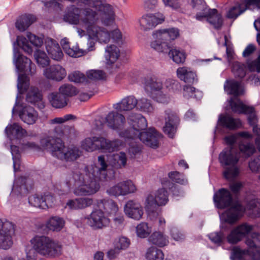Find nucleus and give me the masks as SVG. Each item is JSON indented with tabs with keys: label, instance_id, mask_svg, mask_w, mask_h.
<instances>
[{
	"label": "nucleus",
	"instance_id": "nucleus-1",
	"mask_svg": "<svg viewBox=\"0 0 260 260\" xmlns=\"http://www.w3.org/2000/svg\"><path fill=\"white\" fill-rule=\"evenodd\" d=\"M82 1L84 4L95 10L93 11L90 8H85L81 11V22L86 28L90 38L87 43L88 50L90 51L94 50V40L106 44L112 39L116 43H122V35L119 29H114L110 33L104 27L96 25L99 19L107 26L114 23L115 13L112 6L107 3H102L101 0Z\"/></svg>",
	"mask_w": 260,
	"mask_h": 260
},
{
	"label": "nucleus",
	"instance_id": "nucleus-2",
	"mask_svg": "<svg viewBox=\"0 0 260 260\" xmlns=\"http://www.w3.org/2000/svg\"><path fill=\"white\" fill-rule=\"evenodd\" d=\"M107 156L101 155L98 157V165H91L85 167L82 172L73 173L72 178L67 182L69 189L73 184L74 193L76 196L92 195L100 188V181L108 179Z\"/></svg>",
	"mask_w": 260,
	"mask_h": 260
},
{
	"label": "nucleus",
	"instance_id": "nucleus-3",
	"mask_svg": "<svg viewBox=\"0 0 260 260\" xmlns=\"http://www.w3.org/2000/svg\"><path fill=\"white\" fill-rule=\"evenodd\" d=\"M19 48L28 54L32 52V49L28 40L22 36H18L13 43V62L16 69L23 74H19L17 88L20 93L26 91L29 86V79L27 75H34L36 73V66L28 58L21 54Z\"/></svg>",
	"mask_w": 260,
	"mask_h": 260
},
{
	"label": "nucleus",
	"instance_id": "nucleus-4",
	"mask_svg": "<svg viewBox=\"0 0 260 260\" xmlns=\"http://www.w3.org/2000/svg\"><path fill=\"white\" fill-rule=\"evenodd\" d=\"M255 152L253 144L250 143H240L239 149L236 147H227L219 154L218 160L224 170L223 177L228 180H232L239 174V168L237 166L240 157V152L245 157H248Z\"/></svg>",
	"mask_w": 260,
	"mask_h": 260
},
{
	"label": "nucleus",
	"instance_id": "nucleus-5",
	"mask_svg": "<svg viewBox=\"0 0 260 260\" xmlns=\"http://www.w3.org/2000/svg\"><path fill=\"white\" fill-rule=\"evenodd\" d=\"M133 125L129 129L120 132V136L128 139H139L146 145L156 148L158 146V140L161 137L160 134L154 128H149L148 131L141 132L147 126L146 119L139 114H132L128 117Z\"/></svg>",
	"mask_w": 260,
	"mask_h": 260
},
{
	"label": "nucleus",
	"instance_id": "nucleus-6",
	"mask_svg": "<svg viewBox=\"0 0 260 260\" xmlns=\"http://www.w3.org/2000/svg\"><path fill=\"white\" fill-rule=\"evenodd\" d=\"M59 133L57 136H50L41 140V144L43 147L48 149L52 155L61 160L73 161L80 156V151L76 147H66L63 141L60 139L63 135V132L60 126L54 129L55 133Z\"/></svg>",
	"mask_w": 260,
	"mask_h": 260
},
{
	"label": "nucleus",
	"instance_id": "nucleus-7",
	"mask_svg": "<svg viewBox=\"0 0 260 260\" xmlns=\"http://www.w3.org/2000/svg\"><path fill=\"white\" fill-rule=\"evenodd\" d=\"M245 206L239 203L236 204L222 214V218L226 222L233 223L244 213L251 218L260 217V199L253 196L247 197L245 200Z\"/></svg>",
	"mask_w": 260,
	"mask_h": 260
},
{
	"label": "nucleus",
	"instance_id": "nucleus-8",
	"mask_svg": "<svg viewBox=\"0 0 260 260\" xmlns=\"http://www.w3.org/2000/svg\"><path fill=\"white\" fill-rule=\"evenodd\" d=\"M31 243L37 253L46 257L54 258L61 254V244L48 237L36 236L31 240Z\"/></svg>",
	"mask_w": 260,
	"mask_h": 260
},
{
	"label": "nucleus",
	"instance_id": "nucleus-9",
	"mask_svg": "<svg viewBox=\"0 0 260 260\" xmlns=\"http://www.w3.org/2000/svg\"><path fill=\"white\" fill-rule=\"evenodd\" d=\"M122 145L118 139L109 140L102 137H91L85 138L81 142V147L88 152L102 150L109 152L114 151Z\"/></svg>",
	"mask_w": 260,
	"mask_h": 260
},
{
	"label": "nucleus",
	"instance_id": "nucleus-10",
	"mask_svg": "<svg viewBox=\"0 0 260 260\" xmlns=\"http://www.w3.org/2000/svg\"><path fill=\"white\" fill-rule=\"evenodd\" d=\"M179 35L177 28H169L156 30L153 33L154 40L151 43L152 48L159 52L167 53L171 48L169 42Z\"/></svg>",
	"mask_w": 260,
	"mask_h": 260
},
{
	"label": "nucleus",
	"instance_id": "nucleus-11",
	"mask_svg": "<svg viewBox=\"0 0 260 260\" xmlns=\"http://www.w3.org/2000/svg\"><path fill=\"white\" fill-rule=\"evenodd\" d=\"M14 234V224L7 220L0 219V248L8 249L13 245L12 236Z\"/></svg>",
	"mask_w": 260,
	"mask_h": 260
},
{
	"label": "nucleus",
	"instance_id": "nucleus-12",
	"mask_svg": "<svg viewBox=\"0 0 260 260\" xmlns=\"http://www.w3.org/2000/svg\"><path fill=\"white\" fill-rule=\"evenodd\" d=\"M86 219L88 225L93 230H99L106 227L110 222L104 212L100 209L93 211Z\"/></svg>",
	"mask_w": 260,
	"mask_h": 260
},
{
	"label": "nucleus",
	"instance_id": "nucleus-13",
	"mask_svg": "<svg viewBox=\"0 0 260 260\" xmlns=\"http://www.w3.org/2000/svg\"><path fill=\"white\" fill-rule=\"evenodd\" d=\"M168 192L165 188L159 189L154 194H149L146 200L147 211L153 210L151 208L155 206H164L168 202Z\"/></svg>",
	"mask_w": 260,
	"mask_h": 260
},
{
	"label": "nucleus",
	"instance_id": "nucleus-14",
	"mask_svg": "<svg viewBox=\"0 0 260 260\" xmlns=\"http://www.w3.org/2000/svg\"><path fill=\"white\" fill-rule=\"evenodd\" d=\"M165 21V17L162 13L155 14H147L144 15L139 19L141 29L147 31L155 27L157 25L162 23Z\"/></svg>",
	"mask_w": 260,
	"mask_h": 260
},
{
	"label": "nucleus",
	"instance_id": "nucleus-15",
	"mask_svg": "<svg viewBox=\"0 0 260 260\" xmlns=\"http://www.w3.org/2000/svg\"><path fill=\"white\" fill-rule=\"evenodd\" d=\"M165 126L164 131L170 138H173L179 122L178 114L171 109L165 111Z\"/></svg>",
	"mask_w": 260,
	"mask_h": 260
},
{
	"label": "nucleus",
	"instance_id": "nucleus-16",
	"mask_svg": "<svg viewBox=\"0 0 260 260\" xmlns=\"http://www.w3.org/2000/svg\"><path fill=\"white\" fill-rule=\"evenodd\" d=\"M213 201L218 209H224L231 206L233 198L231 192L226 188H221L215 192Z\"/></svg>",
	"mask_w": 260,
	"mask_h": 260
},
{
	"label": "nucleus",
	"instance_id": "nucleus-17",
	"mask_svg": "<svg viewBox=\"0 0 260 260\" xmlns=\"http://www.w3.org/2000/svg\"><path fill=\"white\" fill-rule=\"evenodd\" d=\"M253 229V226L247 223H242L234 229L228 236V241L235 244L241 241Z\"/></svg>",
	"mask_w": 260,
	"mask_h": 260
},
{
	"label": "nucleus",
	"instance_id": "nucleus-18",
	"mask_svg": "<svg viewBox=\"0 0 260 260\" xmlns=\"http://www.w3.org/2000/svg\"><path fill=\"white\" fill-rule=\"evenodd\" d=\"M43 74L48 79L60 81L66 76L67 72L61 66L53 64L44 69Z\"/></svg>",
	"mask_w": 260,
	"mask_h": 260
},
{
	"label": "nucleus",
	"instance_id": "nucleus-19",
	"mask_svg": "<svg viewBox=\"0 0 260 260\" xmlns=\"http://www.w3.org/2000/svg\"><path fill=\"white\" fill-rule=\"evenodd\" d=\"M124 211L128 217L136 220H140L143 215V208L140 203L133 200H129L126 203Z\"/></svg>",
	"mask_w": 260,
	"mask_h": 260
},
{
	"label": "nucleus",
	"instance_id": "nucleus-20",
	"mask_svg": "<svg viewBox=\"0 0 260 260\" xmlns=\"http://www.w3.org/2000/svg\"><path fill=\"white\" fill-rule=\"evenodd\" d=\"M108 126L114 130H120L125 122L124 116L117 112H110L105 117Z\"/></svg>",
	"mask_w": 260,
	"mask_h": 260
},
{
	"label": "nucleus",
	"instance_id": "nucleus-21",
	"mask_svg": "<svg viewBox=\"0 0 260 260\" xmlns=\"http://www.w3.org/2000/svg\"><path fill=\"white\" fill-rule=\"evenodd\" d=\"M145 90L152 94L160 91L162 89V82L154 75H150L144 79Z\"/></svg>",
	"mask_w": 260,
	"mask_h": 260
},
{
	"label": "nucleus",
	"instance_id": "nucleus-22",
	"mask_svg": "<svg viewBox=\"0 0 260 260\" xmlns=\"http://www.w3.org/2000/svg\"><path fill=\"white\" fill-rule=\"evenodd\" d=\"M257 242H260V234L258 233H253L251 238H248L245 241L248 247L246 250H249L252 253L253 260H260V247L256 245Z\"/></svg>",
	"mask_w": 260,
	"mask_h": 260
},
{
	"label": "nucleus",
	"instance_id": "nucleus-23",
	"mask_svg": "<svg viewBox=\"0 0 260 260\" xmlns=\"http://www.w3.org/2000/svg\"><path fill=\"white\" fill-rule=\"evenodd\" d=\"M5 132L11 140H18L27 136L26 131L17 123L8 125L6 127Z\"/></svg>",
	"mask_w": 260,
	"mask_h": 260
},
{
	"label": "nucleus",
	"instance_id": "nucleus-24",
	"mask_svg": "<svg viewBox=\"0 0 260 260\" xmlns=\"http://www.w3.org/2000/svg\"><path fill=\"white\" fill-rule=\"evenodd\" d=\"M45 44L46 50L50 57L55 60H60L63 57V53L59 44L52 39L46 40Z\"/></svg>",
	"mask_w": 260,
	"mask_h": 260
},
{
	"label": "nucleus",
	"instance_id": "nucleus-25",
	"mask_svg": "<svg viewBox=\"0 0 260 260\" xmlns=\"http://www.w3.org/2000/svg\"><path fill=\"white\" fill-rule=\"evenodd\" d=\"M138 103V100L133 95H129L113 105V108L118 111H128L133 109Z\"/></svg>",
	"mask_w": 260,
	"mask_h": 260
},
{
	"label": "nucleus",
	"instance_id": "nucleus-26",
	"mask_svg": "<svg viewBox=\"0 0 260 260\" xmlns=\"http://www.w3.org/2000/svg\"><path fill=\"white\" fill-rule=\"evenodd\" d=\"M26 100L28 103L37 106L39 108L44 107L42 102V94L37 87H31L26 95Z\"/></svg>",
	"mask_w": 260,
	"mask_h": 260
},
{
	"label": "nucleus",
	"instance_id": "nucleus-27",
	"mask_svg": "<svg viewBox=\"0 0 260 260\" xmlns=\"http://www.w3.org/2000/svg\"><path fill=\"white\" fill-rule=\"evenodd\" d=\"M177 76L179 79L186 83L193 84L197 82V75L190 68L183 67L177 70Z\"/></svg>",
	"mask_w": 260,
	"mask_h": 260
},
{
	"label": "nucleus",
	"instance_id": "nucleus-28",
	"mask_svg": "<svg viewBox=\"0 0 260 260\" xmlns=\"http://www.w3.org/2000/svg\"><path fill=\"white\" fill-rule=\"evenodd\" d=\"M21 119L28 124H34L38 117L37 112L31 107H25L19 113Z\"/></svg>",
	"mask_w": 260,
	"mask_h": 260
},
{
	"label": "nucleus",
	"instance_id": "nucleus-29",
	"mask_svg": "<svg viewBox=\"0 0 260 260\" xmlns=\"http://www.w3.org/2000/svg\"><path fill=\"white\" fill-rule=\"evenodd\" d=\"M218 122L219 125L230 129H236L241 125L239 119L234 118L229 115H220Z\"/></svg>",
	"mask_w": 260,
	"mask_h": 260
},
{
	"label": "nucleus",
	"instance_id": "nucleus-30",
	"mask_svg": "<svg viewBox=\"0 0 260 260\" xmlns=\"http://www.w3.org/2000/svg\"><path fill=\"white\" fill-rule=\"evenodd\" d=\"M35 21L36 17L33 15H22L17 20L15 26L19 31H24Z\"/></svg>",
	"mask_w": 260,
	"mask_h": 260
},
{
	"label": "nucleus",
	"instance_id": "nucleus-31",
	"mask_svg": "<svg viewBox=\"0 0 260 260\" xmlns=\"http://www.w3.org/2000/svg\"><path fill=\"white\" fill-rule=\"evenodd\" d=\"M49 100L52 106L56 109L62 108L68 104L67 98L59 92L50 94Z\"/></svg>",
	"mask_w": 260,
	"mask_h": 260
},
{
	"label": "nucleus",
	"instance_id": "nucleus-32",
	"mask_svg": "<svg viewBox=\"0 0 260 260\" xmlns=\"http://www.w3.org/2000/svg\"><path fill=\"white\" fill-rule=\"evenodd\" d=\"M97 205L99 208L103 207L109 215L115 214L118 211V207L117 204L111 199H105L99 200L97 202Z\"/></svg>",
	"mask_w": 260,
	"mask_h": 260
},
{
	"label": "nucleus",
	"instance_id": "nucleus-33",
	"mask_svg": "<svg viewBox=\"0 0 260 260\" xmlns=\"http://www.w3.org/2000/svg\"><path fill=\"white\" fill-rule=\"evenodd\" d=\"M207 21L217 29H220L223 24L221 15L215 9L208 10Z\"/></svg>",
	"mask_w": 260,
	"mask_h": 260
},
{
	"label": "nucleus",
	"instance_id": "nucleus-34",
	"mask_svg": "<svg viewBox=\"0 0 260 260\" xmlns=\"http://www.w3.org/2000/svg\"><path fill=\"white\" fill-rule=\"evenodd\" d=\"M119 48L114 45L108 46L106 48L105 58L106 63L114 66L119 56Z\"/></svg>",
	"mask_w": 260,
	"mask_h": 260
},
{
	"label": "nucleus",
	"instance_id": "nucleus-35",
	"mask_svg": "<svg viewBox=\"0 0 260 260\" xmlns=\"http://www.w3.org/2000/svg\"><path fill=\"white\" fill-rule=\"evenodd\" d=\"M148 240L150 243L159 247H163L169 243L168 237L160 232H153Z\"/></svg>",
	"mask_w": 260,
	"mask_h": 260
},
{
	"label": "nucleus",
	"instance_id": "nucleus-36",
	"mask_svg": "<svg viewBox=\"0 0 260 260\" xmlns=\"http://www.w3.org/2000/svg\"><path fill=\"white\" fill-rule=\"evenodd\" d=\"M252 254L249 250L241 248L239 246H235L232 250L231 259L232 260H247L251 258L253 260Z\"/></svg>",
	"mask_w": 260,
	"mask_h": 260
},
{
	"label": "nucleus",
	"instance_id": "nucleus-37",
	"mask_svg": "<svg viewBox=\"0 0 260 260\" xmlns=\"http://www.w3.org/2000/svg\"><path fill=\"white\" fill-rule=\"evenodd\" d=\"M225 91L229 94L238 96L242 93V88L241 83L235 80H226L224 85Z\"/></svg>",
	"mask_w": 260,
	"mask_h": 260
},
{
	"label": "nucleus",
	"instance_id": "nucleus-38",
	"mask_svg": "<svg viewBox=\"0 0 260 260\" xmlns=\"http://www.w3.org/2000/svg\"><path fill=\"white\" fill-rule=\"evenodd\" d=\"M192 8L197 10H201V12L196 14L197 20L201 21L204 18H208V10H209L203 0H191Z\"/></svg>",
	"mask_w": 260,
	"mask_h": 260
},
{
	"label": "nucleus",
	"instance_id": "nucleus-39",
	"mask_svg": "<svg viewBox=\"0 0 260 260\" xmlns=\"http://www.w3.org/2000/svg\"><path fill=\"white\" fill-rule=\"evenodd\" d=\"M65 224L63 218L58 216H52L46 222V227L50 230L56 232L61 231Z\"/></svg>",
	"mask_w": 260,
	"mask_h": 260
},
{
	"label": "nucleus",
	"instance_id": "nucleus-40",
	"mask_svg": "<svg viewBox=\"0 0 260 260\" xmlns=\"http://www.w3.org/2000/svg\"><path fill=\"white\" fill-rule=\"evenodd\" d=\"M80 12L78 8L72 6L64 16V20L71 24H77L79 22Z\"/></svg>",
	"mask_w": 260,
	"mask_h": 260
},
{
	"label": "nucleus",
	"instance_id": "nucleus-41",
	"mask_svg": "<svg viewBox=\"0 0 260 260\" xmlns=\"http://www.w3.org/2000/svg\"><path fill=\"white\" fill-rule=\"evenodd\" d=\"M127 158L125 153L120 152L111 156L110 164L115 168L118 169L125 166Z\"/></svg>",
	"mask_w": 260,
	"mask_h": 260
},
{
	"label": "nucleus",
	"instance_id": "nucleus-42",
	"mask_svg": "<svg viewBox=\"0 0 260 260\" xmlns=\"http://www.w3.org/2000/svg\"><path fill=\"white\" fill-rule=\"evenodd\" d=\"M145 258L147 260H164V254L161 250L151 246L147 249Z\"/></svg>",
	"mask_w": 260,
	"mask_h": 260
},
{
	"label": "nucleus",
	"instance_id": "nucleus-43",
	"mask_svg": "<svg viewBox=\"0 0 260 260\" xmlns=\"http://www.w3.org/2000/svg\"><path fill=\"white\" fill-rule=\"evenodd\" d=\"M183 96L189 99L193 98L197 100H200L203 96V93L201 91L190 85H185L183 87Z\"/></svg>",
	"mask_w": 260,
	"mask_h": 260
},
{
	"label": "nucleus",
	"instance_id": "nucleus-44",
	"mask_svg": "<svg viewBox=\"0 0 260 260\" xmlns=\"http://www.w3.org/2000/svg\"><path fill=\"white\" fill-rule=\"evenodd\" d=\"M152 231L151 226H149L147 223L142 222L136 226V234L138 237L141 238L147 237Z\"/></svg>",
	"mask_w": 260,
	"mask_h": 260
},
{
	"label": "nucleus",
	"instance_id": "nucleus-45",
	"mask_svg": "<svg viewBox=\"0 0 260 260\" xmlns=\"http://www.w3.org/2000/svg\"><path fill=\"white\" fill-rule=\"evenodd\" d=\"M169 55L176 63H183L185 60V53L176 49H169Z\"/></svg>",
	"mask_w": 260,
	"mask_h": 260
},
{
	"label": "nucleus",
	"instance_id": "nucleus-46",
	"mask_svg": "<svg viewBox=\"0 0 260 260\" xmlns=\"http://www.w3.org/2000/svg\"><path fill=\"white\" fill-rule=\"evenodd\" d=\"M34 56L39 66L45 67L49 64V59L45 52L37 50L35 52Z\"/></svg>",
	"mask_w": 260,
	"mask_h": 260
},
{
	"label": "nucleus",
	"instance_id": "nucleus-47",
	"mask_svg": "<svg viewBox=\"0 0 260 260\" xmlns=\"http://www.w3.org/2000/svg\"><path fill=\"white\" fill-rule=\"evenodd\" d=\"M137 108L140 110L148 113L152 112L154 109L150 101L145 98L138 100Z\"/></svg>",
	"mask_w": 260,
	"mask_h": 260
},
{
	"label": "nucleus",
	"instance_id": "nucleus-48",
	"mask_svg": "<svg viewBox=\"0 0 260 260\" xmlns=\"http://www.w3.org/2000/svg\"><path fill=\"white\" fill-rule=\"evenodd\" d=\"M107 193L109 196H114L115 197L124 196L122 181L118 182L107 189Z\"/></svg>",
	"mask_w": 260,
	"mask_h": 260
},
{
	"label": "nucleus",
	"instance_id": "nucleus-49",
	"mask_svg": "<svg viewBox=\"0 0 260 260\" xmlns=\"http://www.w3.org/2000/svg\"><path fill=\"white\" fill-rule=\"evenodd\" d=\"M247 9L245 6L243 7L241 5H236L230 9L226 16L230 19H236L240 15L244 13Z\"/></svg>",
	"mask_w": 260,
	"mask_h": 260
},
{
	"label": "nucleus",
	"instance_id": "nucleus-50",
	"mask_svg": "<svg viewBox=\"0 0 260 260\" xmlns=\"http://www.w3.org/2000/svg\"><path fill=\"white\" fill-rule=\"evenodd\" d=\"M28 202L34 207L43 209H46V204L43 203V196L32 195L29 197Z\"/></svg>",
	"mask_w": 260,
	"mask_h": 260
},
{
	"label": "nucleus",
	"instance_id": "nucleus-51",
	"mask_svg": "<svg viewBox=\"0 0 260 260\" xmlns=\"http://www.w3.org/2000/svg\"><path fill=\"white\" fill-rule=\"evenodd\" d=\"M245 66L239 62H234L233 64L232 72L237 77L242 78L246 75Z\"/></svg>",
	"mask_w": 260,
	"mask_h": 260
},
{
	"label": "nucleus",
	"instance_id": "nucleus-52",
	"mask_svg": "<svg viewBox=\"0 0 260 260\" xmlns=\"http://www.w3.org/2000/svg\"><path fill=\"white\" fill-rule=\"evenodd\" d=\"M230 105L231 107L232 111L238 113L244 114L246 109H251L248 108V106L244 105L240 100L235 101L232 100L230 102Z\"/></svg>",
	"mask_w": 260,
	"mask_h": 260
},
{
	"label": "nucleus",
	"instance_id": "nucleus-53",
	"mask_svg": "<svg viewBox=\"0 0 260 260\" xmlns=\"http://www.w3.org/2000/svg\"><path fill=\"white\" fill-rule=\"evenodd\" d=\"M69 80L71 82L77 83H87L88 79L85 76L79 71H75L68 76Z\"/></svg>",
	"mask_w": 260,
	"mask_h": 260
},
{
	"label": "nucleus",
	"instance_id": "nucleus-54",
	"mask_svg": "<svg viewBox=\"0 0 260 260\" xmlns=\"http://www.w3.org/2000/svg\"><path fill=\"white\" fill-rule=\"evenodd\" d=\"M59 92L67 98L68 96H74L77 93L76 88L71 84H64L59 88Z\"/></svg>",
	"mask_w": 260,
	"mask_h": 260
},
{
	"label": "nucleus",
	"instance_id": "nucleus-55",
	"mask_svg": "<svg viewBox=\"0 0 260 260\" xmlns=\"http://www.w3.org/2000/svg\"><path fill=\"white\" fill-rule=\"evenodd\" d=\"M248 108L251 109H246L244 114L247 115V119L248 121V123L253 126V128L254 126L259 127L257 125H256V123L257 122V118L255 113V111L254 108L253 107L249 106Z\"/></svg>",
	"mask_w": 260,
	"mask_h": 260
},
{
	"label": "nucleus",
	"instance_id": "nucleus-56",
	"mask_svg": "<svg viewBox=\"0 0 260 260\" xmlns=\"http://www.w3.org/2000/svg\"><path fill=\"white\" fill-rule=\"evenodd\" d=\"M87 77L92 80L104 79L106 77L105 73L102 70H91L86 73Z\"/></svg>",
	"mask_w": 260,
	"mask_h": 260
},
{
	"label": "nucleus",
	"instance_id": "nucleus-57",
	"mask_svg": "<svg viewBox=\"0 0 260 260\" xmlns=\"http://www.w3.org/2000/svg\"><path fill=\"white\" fill-rule=\"evenodd\" d=\"M134 142H129V147L128 151L130 156L132 158L135 157L137 155L140 153L141 151V147L137 144L136 142L138 139H131Z\"/></svg>",
	"mask_w": 260,
	"mask_h": 260
},
{
	"label": "nucleus",
	"instance_id": "nucleus-58",
	"mask_svg": "<svg viewBox=\"0 0 260 260\" xmlns=\"http://www.w3.org/2000/svg\"><path fill=\"white\" fill-rule=\"evenodd\" d=\"M122 183L124 196L134 193L137 190V187L132 181L127 180L122 181Z\"/></svg>",
	"mask_w": 260,
	"mask_h": 260
},
{
	"label": "nucleus",
	"instance_id": "nucleus-59",
	"mask_svg": "<svg viewBox=\"0 0 260 260\" xmlns=\"http://www.w3.org/2000/svg\"><path fill=\"white\" fill-rule=\"evenodd\" d=\"M151 97L154 101L162 104H167L169 102L170 98L168 95L164 94L161 90L159 92L152 94Z\"/></svg>",
	"mask_w": 260,
	"mask_h": 260
},
{
	"label": "nucleus",
	"instance_id": "nucleus-60",
	"mask_svg": "<svg viewBox=\"0 0 260 260\" xmlns=\"http://www.w3.org/2000/svg\"><path fill=\"white\" fill-rule=\"evenodd\" d=\"M113 224L116 229H121L125 225L124 216L122 213H116L113 214Z\"/></svg>",
	"mask_w": 260,
	"mask_h": 260
},
{
	"label": "nucleus",
	"instance_id": "nucleus-61",
	"mask_svg": "<svg viewBox=\"0 0 260 260\" xmlns=\"http://www.w3.org/2000/svg\"><path fill=\"white\" fill-rule=\"evenodd\" d=\"M165 86L169 90L175 92L181 89L180 83L176 80L173 79H168L166 80Z\"/></svg>",
	"mask_w": 260,
	"mask_h": 260
},
{
	"label": "nucleus",
	"instance_id": "nucleus-62",
	"mask_svg": "<svg viewBox=\"0 0 260 260\" xmlns=\"http://www.w3.org/2000/svg\"><path fill=\"white\" fill-rule=\"evenodd\" d=\"M169 177L174 182L184 184L186 180L183 178V175L178 171H173L169 173Z\"/></svg>",
	"mask_w": 260,
	"mask_h": 260
},
{
	"label": "nucleus",
	"instance_id": "nucleus-63",
	"mask_svg": "<svg viewBox=\"0 0 260 260\" xmlns=\"http://www.w3.org/2000/svg\"><path fill=\"white\" fill-rule=\"evenodd\" d=\"M27 39L34 46L40 47L43 43V40L42 38L39 37L30 32H27L26 35Z\"/></svg>",
	"mask_w": 260,
	"mask_h": 260
},
{
	"label": "nucleus",
	"instance_id": "nucleus-64",
	"mask_svg": "<svg viewBox=\"0 0 260 260\" xmlns=\"http://www.w3.org/2000/svg\"><path fill=\"white\" fill-rule=\"evenodd\" d=\"M248 68L251 72L260 73V50L258 51L257 58L248 64Z\"/></svg>",
	"mask_w": 260,
	"mask_h": 260
}]
</instances>
